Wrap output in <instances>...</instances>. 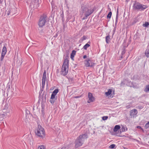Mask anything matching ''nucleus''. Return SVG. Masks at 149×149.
Instances as JSON below:
<instances>
[{
	"instance_id": "f257e3e1",
	"label": "nucleus",
	"mask_w": 149,
	"mask_h": 149,
	"mask_svg": "<svg viewBox=\"0 0 149 149\" xmlns=\"http://www.w3.org/2000/svg\"><path fill=\"white\" fill-rule=\"evenodd\" d=\"M69 60L67 58L64 60L60 72L61 74L62 75L65 76L68 74L69 68Z\"/></svg>"
},
{
	"instance_id": "f03ea898",
	"label": "nucleus",
	"mask_w": 149,
	"mask_h": 149,
	"mask_svg": "<svg viewBox=\"0 0 149 149\" xmlns=\"http://www.w3.org/2000/svg\"><path fill=\"white\" fill-rule=\"evenodd\" d=\"M81 9V10L80 12V14L81 16L84 15L86 17L91 15L94 11L93 9L87 7L85 6H82Z\"/></svg>"
},
{
	"instance_id": "7ed1b4c3",
	"label": "nucleus",
	"mask_w": 149,
	"mask_h": 149,
	"mask_svg": "<svg viewBox=\"0 0 149 149\" xmlns=\"http://www.w3.org/2000/svg\"><path fill=\"white\" fill-rule=\"evenodd\" d=\"M35 134L37 137L42 139L44 138L46 135L44 129L41 126L39 125L36 130Z\"/></svg>"
},
{
	"instance_id": "20e7f679",
	"label": "nucleus",
	"mask_w": 149,
	"mask_h": 149,
	"mask_svg": "<svg viewBox=\"0 0 149 149\" xmlns=\"http://www.w3.org/2000/svg\"><path fill=\"white\" fill-rule=\"evenodd\" d=\"M147 8V6L141 4L139 2L135 3L133 6V9L135 10H143Z\"/></svg>"
},
{
	"instance_id": "39448f33",
	"label": "nucleus",
	"mask_w": 149,
	"mask_h": 149,
	"mask_svg": "<svg viewBox=\"0 0 149 149\" xmlns=\"http://www.w3.org/2000/svg\"><path fill=\"white\" fill-rule=\"evenodd\" d=\"M46 17L45 15L41 16L38 22V25L39 27H41L45 25L46 22Z\"/></svg>"
},
{
	"instance_id": "423d86ee",
	"label": "nucleus",
	"mask_w": 149,
	"mask_h": 149,
	"mask_svg": "<svg viewBox=\"0 0 149 149\" xmlns=\"http://www.w3.org/2000/svg\"><path fill=\"white\" fill-rule=\"evenodd\" d=\"M94 62L93 60L88 58L84 61L85 65L86 67H93L95 65V63Z\"/></svg>"
},
{
	"instance_id": "0eeeda50",
	"label": "nucleus",
	"mask_w": 149,
	"mask_h": 149,
	"mask_svg": "<svg viewBox=\"0 0 149 149\" xmlns=\"http://www.w3.org/2000/svg\"><path fill=\"white\" fill-rule=\"evenodd\" d=\"M105 93L106 96L108 97L109 98H112L114 95V91H113L112 89H109Z\"/></svg>"
},
{
	"instance_id": "6e6552de",
	"label": "nucleus",
	"mask_w": 149,
	"mask_h": 149,
	"mask_svg": "<svg viewBox=\"0 0 149 149\" xmlns=\"http://www.w3.org/2000/svg\"><path fill=\"white\" fill-rule=\"evenodd\" d=\"M88 97L89 99L88 101V103H91L93 102L95 100V98L91 93H88Z\"/></svg>"
},
{
	"instance_id": "1a4fd4ad",
	"label": "nucleus",
	"mask_w": 149,
	"mask_h": 149,
	"mask_svg": "<svg viewBox=\"0 0 149 149\" xmlns=\"http://www.w3.org/2000/svg\"><path fill=\"white\" fill-rule=\"evenodd\" d=\"M46 73L45 71H44L42 76V86L44 87L45 85L46 80Z\"/></svg>"
},
{
	"instance_id": "9d476101",
	"label": "nucleus",
	"mask_w": 149,
	"mask_h": 149,
	"mask_svg": "<svg viewBox=\"0 0 149 149\" xmlns=\"http://www.w3.org/2000/svg\"><path fill=\"white\" fill-rule=\"evenodd\" d=\"M88 138V136L86 134H83L80 135L77 138L78 139H79L81 141H82L85 139H86Z\"/></svg>"
},
{
	"instance_id": "9b49d317",
	"label": "nucleus",
	"mask_w": 149,
	"mask_h": 149,
	"mask_svg": "<svg viewBox=\"0 0 149 149\" xmlns=\"http://www.w3.org/2000/svg\"><path fill=\"white\" fill-rule=\"evenodd\" d=\"M82 144L83 143H82V142L77 138L75 141V147L76 148H77L81 146L82 145Z\"/></svg>"
},
{
	"instance_id": "f8f14e48",
	"label": "nucleus",
	"mask_w": 149,
	"mask_h": 149,
	"mask_svg": "<svg viewBox=\"0 0 149 149\" xmlns=\"http://www.w3.org/2000/svg\"><path fill=\"white\" fill-rule=\"evenodd\" d=\"M138 113L137 110L136 109H134L131 110L130 111V116L134 117Z\"/></svg>"
},
{
	"instance_id": "ddd939ff",
	"label": "nucleus",
	"mask_w": 149,
	"mask_h": 149,
	"mask_svg": "<svg viewBox=\"0 0 149 149\" xmlns=\"http://www.w3.org/2000/svg\"><path fill=\"white\" fill-rule=\"evenodd\" d=\"M7 52V49L6 46H4L3 48L2 53L1 57L2 59H3L4 56L5 55Z\"/></svg>"
},
{
	"instance_id": "4468645a",
	"label": "nucleus",
	"mask_w": 149,
	"mask_h": 149,
	"mask_svg": "<svg viewBox=\"0 0 149 149\" xmlns=\"http://www.w3.org/2000/svg\"><path fill=\"white\" fill-rule=\"evenodd\" d=\"M120 128V127L119 125H117L115 126L113 129V131L114 132H116L118 131Z\"/></svg>"
},
{
	"instance_id": "2eb2a0df",
	"label": "nucleus",
	"mask_w": 149,
	"mask_h": 149,
	"mask_svg": "<svg viewBox=\"0 0 149 149\" xmlns=\"http://www.w3.org/2000/svg\"><path fill=\"white\" fill-rule=\"evenodd\" d=\"M76 51L75 50H73L70 54V58L72 60H74V58L75 55Z\"/></svg>"
},
{
	"instance_id": "dca6fc26",
	"label": "nucleus",
	"mask_w": 149,
	"mask_h": 149,
	"mask_svg": "<svg viewBox=\"0 0 149 149\" xmlns=\"http://www.w3.org/2000/svg\"><path fill=\"white\" fill-rule=\"evenodd\" d=\"M90 42H88L85 45H84V47H83V49H84L85 50H87V48L88 47H90Z\"/></svg>"
},
{
	"instance_id": "f3484780",
	"label": "nucleus",
	"mask_w": 149,
	"mask_h": 149,
	"mask_svg": "<svg viewBox=\"0 0 149 149\" xmlns=\"http://www.w3.org/2000/svg\"><path fill=\"white\" fill-rule=\"evenodd\" d=\"M105 39L106 43L107 44L109 43L110 40V36L109 35H108L106 36Z\"/></svg>"
},
{
	"instance_id": "a211bd4d",
	"label": "nucleus",
	"mask_w": 149,
	"mask_h": 149,
	"mask_svg": "<svg viewBox=\"0 0 149 149\" xmlns=\"http://www.w3.org/2000/svg\"><path fill=\"white\" fill-rule=\"evenodd\" d=\"M127 128L125 127V126L123 125L121 128V131L122 132H125L127 130Z\"/></svg>"
},
{
	"instance_id": "6ab92c4d",
	"label": "nucleus",
	"mask_w": 149,
	"mask_h": 149,
	"mask_svg": "<svg viewBox=\"0 0 149 149\" xmlns=\"http://www.w3.org/2000/svg\"><path fill=\"white\" fill-rule=\"evenodd\" d=\"M149 25V23L148 22H146L144 24H143L142 25L143 27H148V26Z\"/></svg>"
},
{
	"instance_id": "aec40b11",
	"label": "nucleus",
	"mask_w": 149,
	"mask_h": 149,
	"mask_svg": "<svg viewBox=\"0 0 149 149\" xmlns=\"http://www.w3.org/2000/svg\"><path fill=\"white\" fill-rule=\"evenodd\" d=\"M145 54L147 57H149V49L146 50L145 52Z\"/></svg>"
},
{
	"instance_id": "412c9836",
	"label": "nucleus",
	"mask_w": 149,
	"mask_h": 149,
	"mask_svg": "<svg viewBox=\"0 0 149 149\" xmlns=\"http://www.w3.org/2000/svg\"><path fill=\"white\" fill-rule=\"evenodd\" d=\"M144 91L146 92L149 91V85H148L146 86Z\"/></svg>"
},
{
	"instance_id": "4be33fe9",
	"label": "nucleus",
	"mask_w": 149,
	"mask_h": 149,
	"mask_svg": "<svg viewBox=\"0 0 149 149\" xmlns=\"http://www.w3.org/2000/svg\"><path fill=\"white\" fill-rule=\"evenodd\" d=\"M38 149H46V148L44 146L42 145L38 146Z\"/></svg>"
},
{
	"instance_id": "5701e85b",
	"label": "nucleus",
	"mask_w": 149,
	"mask_h": 149,
	"mask_svg": "<svg viewBox=\"0 0 149 149\" xmlns=\"http://www.w3.org/2000/svg\"><path fill=\"white\" fill-rule=\"evenodd\" d=\"M58 89H56L53 91L52 93L56 95V94L58 93Z\"/></svg>"
},
{
	"instance_id": "b1692460",
	"label": "nucleus",
	"mask_w": 149,
	"mask_h": 149,
	"mask_svg": "<svg viewBox=\"0 0 149 149\" xmlns=\"http://www.w3.org/2000/svg\"><path fill=\"white\" fill-rule=\"evenodd\" d=\"M87 38L86 36H83L82 38H81L80 40L81 41V42L83 41L84 40H86Z\"/></svg>"
},
{
	"instance_id": "393cba45",
	"label": "nucleus",
	"mask_w": 149,
	"mask_h": 149,
	"mask_svg": "<svg viewBox=\"0 0 149 149\" xmlns=\"http://www.w3.org/2000/svg\"><path fill=\"white\" fill-rule=\"evenodd\" d=\"M116 146V145L114 144H112L110 145L109 147V148L110 149H113Z\"/></svg>"
},
{
	"instance_id": "a878e982",
	"label": "nucleus",
	"mask_w": 149,
	"mask_h": 149,
	"mask_svg": "<svg viewBox=\"0 0 149 149\" xmlns=\"http://www.w3.org/2000/svg\"><path fill=\"white\" fill-rule=\"evenodd\" d=\"M111 15H112V13L111 11L109 13V14L107 15V18H111Z\"/></svg>"
},
{
	"instance_id": "bb28decb",
	"label": "nucleus",
	"mask_w": 149,
	"mask_h": 149,
	"mask_svg": "<svg viewBox=\"0 0 149 149\" xmlns=\"http://www.w3.org/2000/svg\"><path fill=\"white\" fill-rule=\"evenodd\" d=\"M149 127V122L146 123L145 126V127L146 129H147Z\"/></svg>"
},
{
	"instance_id": "cd10ccee",
	"label": "nucleus",
	"mask_w": 149,
	"mask_h": 149,
	"mask_svg": "<svg viewBox=\"0 0 149 149\" xmlns=\"http://www.w3.org/2000/svg\"><path fill=\"white\" fill-rule=\"evenodd\" d=\"M55 95L52 93L51 97V99L52 100L54 99L55 98Z\"/></svg>"
},
{
	"instance_id": "c85d7f7f",
	"label": "nucleus",
	"mask_w": 149,
	"mask_h": 149,
	"mask_svg": "<svg viewBox=\"0 0 149 149\" xmlns=\"http://www.w3.org/2000/svg\"><path fill=\"white\" fill-rule=\"evenodd\" d=\"M108 118V117L107 116H104L102 117V119L103 120H107Z\"/></svg>"
},
{
	"instance_id": "c756f323",
	"label": "nucleus",
	"mask_w": 149,
	"mask_h": 149,
	"mask_svg": "<svg viewBox=\"0 0 149 149\" xmlns=\"http://www.w3.org/2000/svg\"><path fill=\"white\" fill-rule=\"evenodd\" d=\"M136 127L137 128L140 129L141 130L143 131V129L142 128V127L141 126H137V127Z\"/></svg>"
},
{
	"instance_id": "7c9ffc66",
	"label": "nucleus",
	"mask_w": 149,
	"mask_h": 149,
	"mask_svg": "<svg viewBox=\"0 0 149 149\" xmlns=\"http://www.w3.org/2000/svg\"><path fill=\"white\" fill-rule=\"evenodd\" d=\"M61 149H68V146L63 147Z\"/></svg>"
},
{
	"instance_id": "2f4dec72",
	"label": "nucleus",
	"mask_w": 149,
	"mask_h": 149,
	"mask_svg": "<svg viewBox=\"0 0 149 149\" xmlns=\"http://www.w3.org/2000/svg\"><path fill=\"white\" fill-rule=\"evenodd\" d=\"M50 103L52 104H53L54 103V101L53 100H51L50 101Z\"/></svg>"
},
{
	"instance_id": "473e14b6",
	"label": "nucleus",
	"mask_w": 149,
	"mask_h": 149,
	"mask_svg": "<svg viewBox=\"0 0 149 149\" xmlns=\"http://www.w3.org/2000/svg\"><path fill=\"white\" fill-rule=\"evenodd\" d=\"M10 10H8V11H7V14L8 15H9L10 14Z\"/></svg>"
},
{
	"instance_id": "72a5a7b5",
	"label": "nucleus",
	"mask_w": 149,
	"mask_h": 149,
	"mask_svg": "<svg viewBox=\"0 0 149 149\" xmlns=\"http://www.w3.org/2000/svg\"><path fill=\"white\" fill-rule=\"evenodd\" d=\"M87 57V56L86 55H84L83 57V58L84 59H85Z\"/></svg>"
},
{
	"instance_id": "f704fd0d",
	"label": "nucleus",
	"mask_w": 149,
	"mask_h": 149,
	"mask_svg": "<svg viewBox=\"0 0 149 149\" xmlns=\"http://www.w3.org/2000/svg\"><path fill=\"white\" fill-rule=\"evenodd\" d=\"M74 97L75 98H79V96H75V97Z\"/></svg>"
},
{
	"instance_id": "c9c22d12",
	"label": "nucleus",
	"mask_w": 149,
	"mask_h": 149,
	"mask_svg": "<svg viewBox=\"0 0 149 149\" xmlns=\"http://www.w3.org/2000/svg\"><path fill=\"white\" fill-rule=\"evenodd\" d=\"M118 13V9L117 10V14Z\"/></svg>"
}]
</instances>
